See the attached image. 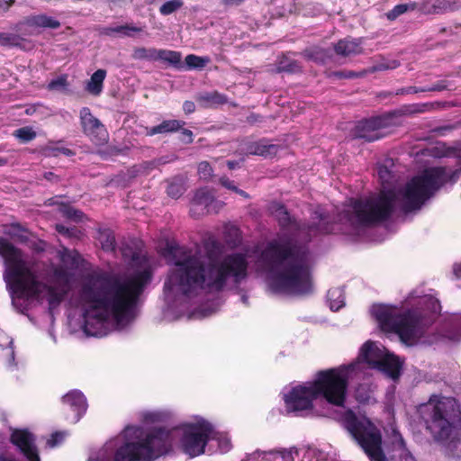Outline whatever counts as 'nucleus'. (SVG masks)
I'll return each mask as SVG.
<instances>
[{
  "mask_svg": "<svg viewBox=\"0 0 461 461\" xmlns=\"http://www.w3.org/2000/svg\"><path fill=\"white\" fill-rule=\"evenodd\" d=\"M151 279L152 271L147 267L124 278L102 273L86 282L80 290L85 306V333L104 336V328L111 317L117 323L132 320L140 297Z\"/></svg>",
  "mask_w": 461,
  "mask_h": 461,
  "instance_id": "f257e3e1",
  "label": "nucleus"
},
{
  "mask_svg": "<svg viewBox=\"0 0 461 461\" xmlns=\"http://www.w3.org/2000/svg\"><path fill=\"white\" fill-rule=\"evenodd\" d=\"M165 256L170 258L176 268L165 282L164 288L178 286L185 295L198 290L220 293L224 290L229 277L239 285L248 276L249 262L242 253H232L220 261L207 263L185 247L167 244Z\"/></svg>",
  "mask_w": 461,
  "mask_h": 461,
  "instance_id": "f03ea898",
  "label": "nucleus"
},
{
  "mask_svg": "<svg viewBox=\"0 0 461 461\" xmlns=\"http://www.w3.org/2000/svg\"><path fill=\"white\" fill-rule=\"evenodd\" d=\"M309 260V247L286 236L268 241L259 255L261 266L271 275V289L291 295L312 293Z\"/></svg>",
  "mask_w": 461,
  "mask_h": 461,
  "instance_id": "7ed1b4c3",
  "label": "nucleus"
},
{
  "mask_svg": "<svg viewBox=\"0 0 461 461\" xmlns=\"http://www.w3.org/2000/svg\"><path fill=\"white\" fill-rule=\"evenodd\" d=\"M0 256L4 258L6 270L5 279L10 289L13 303L16 299L38 300L42 293L48 294L50 308L58 307L68 294V276L62 268L54 269V276L65 282L66 287L57 288L38 279L23 258L22 249L16 248L5 238L0 237Z\"/></svg>",
  "mask_w": 461,
  "mask_h": 461,
  "instance_id": "20e7f679",
  "label": "nucleus"
},
{
  "mask_svg": "<svg viewBox=\"0 0 461 461\" xmlns=\"http://www.w3.org/2000/svg\"><path fill=\"white\" fill-rule=\"evenodd\" d=\"M122 446L116 450L113 460V451L102 448L95 460L90 461H152L167 451L169 435L161 429L144 430L142 428L129 426L121 436Z\"/></svg>",
  "mask_w": 461,
  "mask_h": 461,
  "instance_id": "39448f33",
  "label": "nucleus"
},
{
  "mask_svg": "<svg viewBox=\"0 0 461 461\" xmlns=\"http://www.w3.org/2000/svg\"><path fill=\"white\" fill-rule=\"evenodd\" d=\"M346 376H318L317 379L294 386L284 395L290 411L312 410L318 401L342 406L347 393Z\"/></svg>",
  "mask_w": 461,
  "mask_h": 461,
  "instance_id": "423d86ee",
  "label": "nucleus"
},
{
  "mask_svg": "<svg viewBox=\"0 0 461 461\" xmlns=\"http://www.w3.org/2000/svg\"><path fill=\"white\" fill-rule=\"evenodd\" d=\"M420 413L427 429L435 440L447 446L451 451L457 444H461L457 438L461 411L454 399L432 396L427 403L421 405Z\"/></svg>",
  "mask_w": 461,
  "mask_h": 461,
  "instance_id": "0eeeda50",
  "label": "nucleus"
},
{
  "mask_svg": "<svg viewBox=\"0 0 461 461\" xmlns=\"http://www.w3.org/2000/svg\"><path fill=\"white\" fill-rule=\"evenodd\" d=\"M364 365L383 375H401L403 362L379 343L367 340L361 346L355 361L338 367L319 370L315 375H359L363 372Z\"/></svg>",
  "mask_w": 461,
  "mask_h": 461,
  "instance_id": "6e6552de",
  "label": "nucleus"
},
{
  "mask_svg": "<svg viewBox=\"0 0 461 461\" xmlns=\"http://www.w3.org/2000/svg\"><path fill=\"white\" fill-rule=\"evenodd\" d=\"M461 176V167L447 171L446 167H430L413 176L403 193L405 212L419 210L447 183H456Z\"/></svg>",
  "mask_w": 461,
  "mask_h": 461,
  "instance_id": "1a4fd4ad",
  "label": "nucleus"
},
{
  "mask_svg": "<svg viewBox=\"0 0 461 461\" xmlns=\"http://www.w3.org/2000/svg\"><path fill=\"white\" fill-rule=\"evenodd\" d=\"M395 194L383 191L376 198L353 199L351 208L339 214V221L354 230L387 221L394 211Z\"/></svg>",
  "mask_w": 461,
  "mask_h": 461,
  "instance_id": "9d476101",
  "label": "nucleus"
},
{
  "mask_svg": "<svg viewBox=\"0 0 461 461\" xmlns=\"http://www.w3.org/2000/svg\"><path fill=\"white\" fill-rule=\"evenodd\" d=\"M162 430V429H160ZM163 431L169 435V446L173 438L177 434H181V447L185 453L190 456H196L203 453L204 447L211 435L212 439L218 443L219 450L221 453L229 452L232 444L230 437L226 433L213 432L212 426L202 418H195L194 421L183 424L179 429L169 432L165 429Z\"/></svg>",
  "mask_w": 461,
  "mask_h": 461,
  "instance_id": "9b49d317",
  "label": "nucleus"
},
{
  "mask_svg": "<svg viewBox=\"0 0 461 461\" xmlns=\"http://www.w3.org/2000/svg\"><path fill=\"white\" fill-rule=\"evenodd\" d=\"M342 421L372 461H385L381 448V434L369 420L358 419L351 411H347Z\"/></svg>",
  "mask_w": 461,
  "mask_h": 461,
  "instance_id": "f8f14e48",
  "label": "nucleus"
},
{
  "mask_svg": "<svg viewBox=\"0 0 461 461\" xmlns=\"http://www.w3.org/2000/svg\"><path fill=\"white\" fill-rule=\"evenodd\" d=\"M398 114V112L393 111L363 119L357 122L352 130V136L354 139L363 140L367 142L381 140L384 137V134H382L380 131L394 126L395 122L393 120Z\"/></svg>",
  "mask_w": 461,
  "mask_h": 461,
  "instance_id": "ddd939ff",
  "label": "nucleus"
},
{
  "mask_svg": "<svg viewBox=\"0 0 461 461\" xmlns=\"http://www.w3.org/2000/svg\"><path fill=\"white\" fill-rule=\"evenodd\" d=\"M420 322L421 315L418 311L407 310L399 313L393 332L397 334L401 340L410 341L416 337Z\"/></svg>",
  "mask_w": 461,
  "mask_h": 461,
  "instance_id": "4468645a",
  "label": "nucleus"
},
{
  "mask_svg": "<svg viewBox=\"0 0 461 461\" xmlns=\"http://www.w3.org/2000/svg\"><path fill=\"white\" fill-rule=\"evenodd\" d=\"M79 114L83 132L97 145L106 143L108 140L107 130L100 120L92 114L90 108L83 107Z\"/></svg>",
  "mask_w": 461,
  "mask_h": 461,
  "instance_id": "2eb2a0df",
  "label": "nucleus"
},
{
  "mask_svg": "<svg viewBox=\"0 0 461 461\" xmlns=\"http://www.w3.org/2000/svg\"><path fill=\"white\" fill-rule=\"evenodd\" d=\"M11 440L29 461H41L35 446V438L30 431L14 429L12 432Z\"/></svg>",
  "mask_w": 461,
  "mask_h": 461,
  "instance_id": "dca6fc26",
  "label": "nucleus"
},
{
  "mask_svg": "<svg viewBox=\"0 0 461 461\" xmlns=\"http://www.w3.org/2000/svg\"><path fill=\"white\" fill-rule=\"evenodd\" d=\"M373 317L384 332H393L400 312L397 308L386 304H374L371 309Z\"/></svg>",
  "mask_w": 461,
  "mask_h": 461,
  "instance_id": "f3484780",
  "label": "nucleus"
},
{
  "mask_svg": "<svg viewBox=\"0 0 461 461\" xmlns=\"http://www.w3.org/2000/svg\"><path fill=\"white\" fill-rule=\"evenodd\" d=\"M62 402L64 404L68 405L72 410V411H74L75 414L72 418L74 422L78 421V420L87 409L86 397L81 392L77 390H72L68 392L66 395L63 396Z\"/></svg>",
  "mask_w": 461,
  "mask_h": 461,
  "instance_id": "a211bd4d",
  "label": "nucleus"
},
{
  "mask_svg": "<svg viewBox=\"0 0 461 461\" xmlns=\"http://www.w3.org/2000/svg\"><path fill=\"white\" fill-rule=\"evenodd\" d=\"M278 150V145L270 144L266 139H262L255 142H250L246 147V153L248 155H256L264 158L274 157L276 155Z\"/></svg>",
  "mask_w": 461,
  "mask_h": 461,
  "instance_id": "6ab92c4d",
  "label": "nucleus"
},
{
  "mask_svg": "<svg viewBox=\"0 0 461 461\" xmlns=\"http://www.w3.org/2000/svg\"><path fill=\"white\" fill-rule=\"evenodd\" d=\"M185 125V121L176 119L164 120L158 125L152 127H146L145 135L154 136L158 134L174 133L179 131Z\"/></svg>",
  "mask_w": 461,
  "mask_h": 461,
  "instance_id": "aec40b11",
  "label": "nucleus"
},
{
  "mask_svg": "<svg viewBox=\"0 0 461 461\" xmlns=\"http://www.w3.org/2000/svg\"><path fill=\"white\" fill-rule=\"evenodd\" d=\"M23 25L33 28L59 29L61 24L60 22L57 19L42 14L25 17L24 20L19 24V26Z\"/></svg>",
  "mask_w": 461,
  "mask_h": 461,
  "instance_id": "412c9836",
  "label": "nucleus"
},
{
  "mask_svg": "<svg viewBox=\"0 0 461 461\" xmlns=\"http://www.w3.org/2000/svg\"><path fill=\"white\" fill-rule=\"evenodd\" d=\"M360 44L361 42L358 40L343 39L339 40L334 45V50L337 55L343 57L357 55L362 53L363 51Z\"/></svg>",
  "mask_w": 461,
  "mask_h": 461,
  "instance_id": "4be33fe9",
  "label": "nucleus"
},
{
  "mask_svg": "<svg viewBox=\"0 0 461 461\" xmlns=\"http://www.w3.org/2000/svg\"><path fill=\"white\" fill-rule=\"evenodd\" d=\"M275 212L278 225L282 230L294 229L300 230V224L296 219L289 213L286 207L282 203H276Z\"/></svg>",
  "mask_w": 461,
  "mask_h": 461,
  "instance_id": "5701e85b",
  "label": "nucleus"
},
{
  "mask_svg": "<svg viewBox=\"0 0 461 461\" xmlns=\"http://www.w3.org/2000/svg\"><path fill=\"white\" fill-rule=\"evenodd\" d=\"M195 100L203 108L224 104L228 101L227 96L218 91L199 94L195 96Z\"/></svg>",
  "mask_w": 461,
  "mask_h": 461,
  "instance_id": "b1692460",
  "label": "nucleus"
},
{
  "mask_svg": "<svg viewBox=\"0 0 461 461\" xmlns=\"http://www.w3.org/2000/svg\"><path fill=\"white\" fill-rule=\"evenodd\" d=\"M106 77V70L104 69H97L94 74L91 76L89 81L86 84V90L95 95L98 96L104 88V81Z\"/></svg>",
  "mask_w": 461,
  "mask_h": 461,
  "instance_id": "393cba45",
  "label": "nucleus"
},
{
  "mask_svg": "<svg viewBox=\"0 0 461 461\" xmlns=\"http://www.w3.org/2000/svg\"><path fill=\"white\" fill-rule=\"evenodd\" d=\"M318 223L309 226V230L317 231L321 234H331L337 231V224L329 221L328 217L321 212H315Z\"/></svg>",
  "mask_w": 461,
  "mask_h": 461,
  "instance_id": "a878e982",
  "label": "nucleus"
},
{
  "mask_svg": "<svg viewBox=\"0 0 461 461\" xmlns=\"http://www.w3.org/2000/svg\"><path fill=\"white\" fill-rule=\"evenodd\" d=\"M182 54L179 51L170 50H158V60H161L175 68H182Z\"/></svg>",
  "mask_w": 461,
  "mask_h": 461,
  "instance_id": "bb28decb",
  "label": "nucleus"
},
{
  "mask_svg": "<svg viewBox=\"0 0 461 461\" xmlns=\"http://www.w3.org/2000/svg\"><path fill=\"white\" fill-rule=\"evenodd\" d=\"M28 230L22 226L19 222H14L9 225V229L5 230V234L16 240L21 243L28 242Z\"/></svg>",
  "mask_w": 461,
  "mask_h": 461,
  "instance_id": "cd10ccee",
  "label": "nucleus"
},
{
  "mask_svg": "<svg viewBox=\"0 0 461 461\" xmlns=\"http://www.w3.org/2000/svg\"><path fill=\"white\" fill-rule=\"evenodd\" d=\"M298 454L295 447L273 450V456H269L270 461H294V456Z\"/></svg>",
  "mask_w": 461,
  "mask_h": 461,
  "instance_id": "c85d7f7f",
  "label": "nucleus"
},
{
  "mask_svg": "<svg viewBox=\"0 0 461 461\" xmlns=\"http://www.w3.org/2000/svg\"><path fill=\"white\" fill-rule=\"evenodd\" d=\"M185 192V186L181 178L175 177L168 182L167 186V194L172 198H179Z\"/></svg>",
  "mask_w": 461,
  "mask_h": 461,
  "instance_id": "c756f323",
  "label": "nucleus"
},
{
  "mask_svg": "<svg viewBox=\"0 0 461 461\" xmlns=\"http://www.w3.org/2000/svg\"><path fill=\"white\" fill-rule=\"evenodd\" d=\"M158 50L155 48H137L134 50L133 57L137 59H146L149 61H158Z\"/></svg>",
  "mask_w": 461,
  "mask_h": 461,
  "instance_id": "7c9ffc66",
  "label": "nucleus"
},
{
  "mask_svg": "<svg viewBox=\"0 0 461 461\" xmlns=\"http://www.w3.org/2000/svg\"><path fill=\"white\" fill-rule=\"evenodd\" d=\"M99 241L102 249L105 251H113L115 249L116 241L113 233L110 230L101 231L99 234Z\"/></svg>",
  "mask_w": 461,
  "mask_h": 461,
  "instance_id": "2f4dec72",
  "label": "nucleus"
},
{
  "mask_svg": "<svg viewBox=\"0 0 461 461\" xmlns=\"http://www.w3.org/2000/svg\"><path fill=\"white\" fill-rule=\"evenodd\" d=\"M367 74L366 70L361 71H353V70H339V71H331L328 74V77H335L338 79H352V78H359L363 77Z\"/></svg>",
  "mask_w": 461,
  "mask_h": 461,
  "instance_id": "473e14b6",
  "label": "nucleus"
},
{
  "mask_svg": "<svg viewBox=\"0 0 461 461\" xmlns=\"http://www.w3.org/2000/svg\"><path fill=\"white\" fill-rule=\"evenodd\" d=\"M44 153L49 157H59V155H65L67 157H72L75 155V151L68 148L59 146L58 144H50L44 148Z\"/></svg>",
  "mask_w": 461,
  "mask_h": 461,
  "instance_id": "72a5a7b5",
  "label": "nucleus"
},
{
  "mask_svg": "<svg viewBox=\"0 0 461 461\" xmlns=\"http://www.w3.org/2000/svg\"><path fill=\"white\" fill-rule=\"evenodd\" d=\"M416 7L415 4H400L395 5L391 11L386 14L388 20L393 21L400 15L405 14L409 10H414Z\"/></svg>",
  "mask_w": 461,
  "mask_h": 461,
  "instance_id": "f704fd0d",
  "label": "nucleus"
},
{
  "mask_svg": "<svg viewBox=\"0 0 461 461\" xmlns=\"http://www.w3.org/2000/svg\"><path fill=\"white\" fill-rule=\"evenodd\" d=\"M14 136L22 142L26 143L34 140L37 136L36 132L31 127H22L14 131Z\"/></svg>",
  "mask_w": 461,
  "mask_h": 461,
  "instance_id": "c9c22d12",
  "label": "nucleus"
},
{
  "mask_svg": "<svg viewBox=\"0 0 461 461\" xmlns=\"http://www.w3.org/2000/svg\"><path fill=\"white\" fill-rule=\"evenodd\" d=\"M185 64L189 69L193 68H203L205 67L209 59L207 58H203L196 56L194 54H189L185 59Z\"/></svg>",
  "mask_w": 461,
  "mask_h": 461,
  "instance_id": "e433bc0d",
  "label": "nucleus"
},
{
  "mask_svg": "<svg viewBox=\"0 0 461 461\" xmlns=\"http://www.w3.org/2000/svg\"><path fill=\"white\" fill-rule=\"evenodd\" d=\"M184 5V2L182 0H169L164 3L159 7V13L162 15H169L175 12H176L178 9H180Z\"/></svg>",
  "mask_w": 461,
  "mask_h": 461,
  "instance_id": "4c0bfd02",
  "label": "nucleus"
},
{
  "mask_svg": "<svg viewBox=\"0 0 461 461\" xmlns=\"http://www.w3.org/2000/svg\"><path fill=\"white\" fill-rule=\"evenodd\" d=\"M299 68L298 63L296 60H290L287 59H282L279 60L277 64V70L279 72H289L294 73Z\"/></svg>",
  "mask_w": 461,
  "mask_h": 461,
  "instance_id": "58836bf2",
  "label": "nucleus"
},
{
  "mask_svg": "<svg viewBox=\"0 0 461 461\" xmlns=\"http://www.w3.org/2000/svg\"><path fill=\"white\" fill-rule=\"evenodd\" d=\"M212 196L206 189L198 190L193 199V203L197 205H207L212 201Z\"/></svg>",
  "mask_w": 461,
  "mask_h": 461,
  "instance_id": "ea45409f",
  "label": "nucleus"
},
{
  "mask_svg": "<svg viewBox=\"0 0 461 461\" xmlns=\"http://www.w3.org/2000/svg\"><path fill=\"white\" fill-rule=\"evenodd\" d=\"M115 30L117 33H122L127 37H133L134 33L142 32L141 27H138L133 24L119 25L115 27Z\"/></svg>",
  "mask_w": 461,
  "mask_h": 461,
  "instance_id": "a19ab883",
  "label": "nucleus"
},
{
  "mask_svg": "<svg viewBox=\"0 0 461 461\" xmlns=\"http://www.w3.org/2000/svg\"><path fill=\"white\" fill-rule=\"evenodd\" d=\"M141 417L145 423H153L162 420L165 418V414L161 411H144Z\"/></svg>",
  "mask_w": 461,
  "mask_h": 461,
  "instance_id": "79ce46f5",
  "label": "nucleus"
},
{
  "mask_svg": "<svg viewBox=\"0 0 461 461\" xmlns=\"http://www.w3.org/2000/svg\"><path fill=\"white\" fill-rule=\"evenodd\" d=\"M19 43V38L18 36L12 34V33H6V32H0V45L2 46H16Z\"/></svg>",
  "mask_w": 461,
  "mask_h": 461,
  "instance_id": "37998d69",
  "label": "nucleus"
},
{
  "mask_svg": "<svg viewBox=\"0 0 461 461\" xmlns=\"http://www.w3.org/2000/svg\"><path fill=\"white\" fill-rule=\"evenodd\" d=\"M64 215L71 220L76 221H80L83 220L85 214L80 210L75 209L73 207H66L63 211Z\"/></svg>",
  "mask_w": 461,
  "mask_h": 461,
  "instance_id": "c03bdc74",
  "label": "nucleus"
},
{
  "mask_svg": "<svg viewBox=\"0 0 461 461\" xmlns=\"http://www.w3.org/2000/svg\"><path fill=\"white\" fill-rule=\"evenodd\" d=\"M356 397L361 402H368L371 398L370 388L366 385H360L356 391Z\"/></svg>",
  "mask_w": 461,
  "mask_h": 461,
  "instance_id": "a18cd8bd",
  "label": "nucleus"
},
{
  "mask_svg": "<svg viewBox=\"0 0 461 461\" xmlns=\"http://www.w3.org/2000/svg\"><path fill=\"white\" fill-rule=\"evenodd\" d=\"M198 172L201 177L206 179L212 175V168L207 161H203L198 166Z\"/></svg>",
  "mask_w": 461,
  "mask_h": 461,
  "instance_id": "49530a36",
  "label": "nucleus"
},
{
  "mask_svg": "<svg viewBox=\"0 0 461 461\" xmlns=\"http://www.w3.org/2000/svg\"><path fill=\"white\" fill-rule=\"evenodd\" d=\"M68 85L67 77L66 76H60L56 79H52L49 83V88L51 90L58 89L59 87H65Z\"/></svg>",
  "mask_w": 461,
  "mask_h": 461,
  "instance_id": "de8ad7c7",
  "label": "nucleus"
},
{
  "mask_svg": "<svg viewBox=\"0 0 461 461\" xmlns=\"http://www.w3.org/2000/svg\"><path fill=\"white\" fill-rule=\"evenodd\" d=\"M179 140L185 144H191L194 141V134L193 131L188 129H184V127L180 130Z\"/></svg>",
  "mask_w": 461,
  "mask_h": 461,
  "instance_id": "09e8293b",
  "label": "nucleus"
},
{
  "mask_svg": "<svg viewBox=\"0 0 461 461\" xmlns=\"http://www.w3.org/2000/svg\"><path fill=\"white\" fill-rule=\"evenodd\" d=\"M420 92H426L425 88H418L416 86H407L402 87L396 90L395 95H410V94H417Z\"/></svg>",
  "mask_w": 461,
  "mask_h": 461,
  "instance_id": "8fccbe9b",
  "label": "nucleus"
},
{
  "mask_svg": "<svg viewBox=\"0 0 461 461\" xmlns=\"http://www.w3.org/2000/svg\"><path fill=\"white\" fill-rule=\"evenodd\" d=\"M269 456H273V450L268 452H256L249 460L250 461H270Z\"/></svg>",
  "mask_w": 461,
  "mask_h": 461,
  "instance_id": "3c124183",
  "label": "nucleus"
},
{
  "mask_svg": "<svg viewBox=\"0 0 461 461\" xmlns=\"http://www.w3.org/2000/svg\"><path fill=\"white\" fill-rule=\"evenodd\" d=\"M65 436L66 435L64 432L53 433L51 435L50 438L48 440V445L50 447L57 446L59 443H60L64 439Z\"/></svg>",
  "mask_w": 461,
  "mask_h": 461,
  "instance_id": "603ef678",
  "label": "nucleus"
},
{
  "mask_svg": "<svg viewBox=\"0 0 461 461\" xmlns=\"http://www.w3.org/2000/svg\"><path fill=\"white\" fill-rule=\"evenodd\" d=\"M378 176H379V178L383 181V182H388L390 176H391V172L389 171V169L385 167V166H380L378 167Z\"/></svg>",
  "mask_w": 461,
  "mask_h": 461,
  "instance_id": "864d4df0",
  "label": "nucleus"
},
{
  "mask_svg": "<svg viewBox=\"0 0 461 461\" xmlns=\"http://www.w3.org/2000/svg\"><path fill=\"white\" fill-rule=\"evenodd\" d=\"M220 184H221L222 186H224L225 188L230 189V190L233 191V192L235 191V189H236V187H237V186L234 185V182H233V181H231V180H230V179H229V177H227V176H221V177L220 178Z\"/></svg>",
  "mask_w": 461,
  "mask_h": 461,
  "instance_id": "5fc2aeb1",
  "label": "nucleus"
},
{
  "mask_svg": "<svg viewBox=\"0 0 461 461\" xmlns=\"http://www.w3.org/2000/svg\"><path fill=\"white\" fill-rule=\"evenodd\" d=\"M183 111L185 114L193 113L195 111V104L192 101H185L183 104Z\"/></svg>",
  "mask_w": 461,
  "mask_h": 461,
  "instance_id": "6e6d98bb",
  "label": "nucleus"
},
{
  "mask_svg": "<svg viewBox=\"0 0 461 461\" xmlns=\"http://www.w3.org/2000/svg\"><path fill=\"white\" fill-rule=\"evenodd\" d=\"M14 3V0H0V14L7 12Z\"/></svg>",
  "mask_w": 461,
  "mask_h": 461,
  "instance_id": "4d7b16f0",
  "label": "nucleus"
},
{
  "mask_svg": "<svg viewBox=\"0 0 461 461\" xmlns=\"http://www.w3.org/2000/svg\"><path fill=\"white\" fill-rule=\"evenodd\" d=\"M424 110L420 108L418 104H412L405 108L404 113H422Z\"/></svg>",
  "mask_w": 461,
  "mask_h": 461,
  "instance_id": "13d9d810",
  "label": "nucleus"
},
{
  "mask_svg": "<svg viewBox=\"0 0 461 461\" xmlns=\"http://www.w3.org/2000/svg\"><path fill=\"white\" fill-rule=\"evenodd\" d=\"M446 89V85L443 82H438L434 84L432 86L426 88V91H442Z\"/></svg>",
  "mask_w": 461,
  "mask_h": 461,
  "instance_id": "bf43d9fd",
  "label": "nucleus"
},
{
  "mask_svg": "<svg viewBox=\"0 0 461 461\" xmlns=\"http://www.w3.org/2000/svg\"><path fill=\"white\" fill-rule=\"evenodd\" d=\"M44 178L47 179L48 181L55 182V183L59 181V177L53 172H45Z\"/></svg>",
  "mask_w": 461,
  "mask_h": 461,
  "instance_id": "052dcab7",
  "label": "nucleus"
},
{
  "mask_svg": "<svg viewBox=\"0 0 461 461\" xmlns=\"http://www.w3.org/2000/svg\"><path fill=\"white\" fill-rule=\"evenodd\" d=\"M100 33L105 36H113L116 32L115 27H104L101 30Z\"/></svg>",
  "mask_w": 461,
  "mask_h": 461,
  "instance_id": "680f3d73",
  "label": "nucleus"
},
{
  "mask_svg": "<svg viewBox=\"0 0 461 461\" xmlns=\"http://www.w3.org/2000/svg\"><path fill=\"white\" fill-rule=\"evenodd\" d=\"M56 230L60 234L68 235V236L70 235L69 230L67 227L63 226V225L58 224L56 226Z\"/></svg>",
  "mask_w": 461,
  "mask_h": 461,
  "instance_id": "e2e57ef3",
  "label": "nucleus"
},
{
  "mask_svg": "<svg viewBox=\"0 0 461 461\" xmlns=\"http://www.w3.org/2000/svg\"><path fill=\"white\" fill-rule=\"evenodd\" d=\"M230 232H233L235 238L231 240V243L233 245H237L239 242H240V239H239V229L237 228H231L230 230Z\"/></svg>",
  "mask_w": 461,
  "mask_h": 461,
  "instance_id": "0e129e2a",
  "label": "nucleus"
},
{
  "mask_svg": "<svg viewBox=\"0 0 461 461\" xmlns=\"http://www.w3.org/2000/svg\"><path fill=\"white\" fill-rule=\"evenodd\" d=\"M453 274L456 278H461V264H455L453 266Z\"/></svg>",
  "mask_w": 461,
  "mask_h": 461,
  "instance_id": "69168bd1",
  "label": "nucleus"
},
{
  "mask_svg": "<svg viewBox=\"0 0 461 461\" xmlns=\"http://www.w3.org/2000/svg\"><path fill=\"white\" fill-rule=\"evenodd\" d=\"M239 166V162L235 160H228L227 167L230 170L235 169Z\"/></svg>",
  "mask_w": 461,
  "mask_h": 461,
  "instance_id": "338daca9",
  "label": "nucleus"
},
{
  "mask_svg": "<svg viewBox=\"0 0 461 461\" xmlns=\"http://www.w3.org/2000/svg\"><path fill=\"white\" fill-rule=\"evenodd\" d=\"M234 192H235L236 194H240V195L243 196V197H246V198H248V197H249L248 193H246L245 191H243V190L240 189L239 187H236V189H235V191H234Z\"/></svg>",
  "mask_w": 461,
  "mask_h": 461,
  "instance_id": "774afa93",
  "label": "nucleus"
}]
</instances>
